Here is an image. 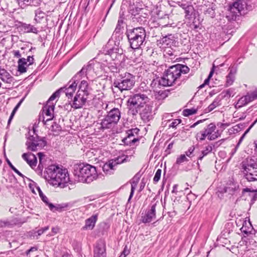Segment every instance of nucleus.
<instances>
[{"label":"nucleus","mask_w":257,"mask_h":257,"mask_svg":"<svg viewBox=\"0 0 257 257\" xmlns=\"http://www.w3.org/2000/svg\"><path fill=\"white\" fill-rule=\"evenodd\" d=\"M45 178L54 186L63 188L70 181L68 171L55 165H51L44 172Z\"/></svg>","instance_id":"obj_1"},{"label":"nucleus","mask_w":257,"mask_h":257,"mask_svg":"<svg viewBox=\"0 0 257 257\" xmlns=\"http://www.w3.org/2000/svg\"><path fill=\"white\" fill-rule=\"evenodd\" d=\"M189 71V68L186 65L178 64L171 66L165 71L159 84L163 86H172L177 82L182 74H186Z\"/></svg>","instance_id":"obj_2"},{"label":"nucleus","mask_w":257,"mask_h":257,"mask_svg":"<svg viewBox=\"0 0 257 257\" xmlns=\"http://www.w3.org/2000/svg\"><path fill=\"white\" fill-rule=\"evenodd\" d=\"M74 174L78 181L90 183L96 180L98 174L96 168L89 164H79L75 166Z\"/></svg>","instance_id":"obj_3"},{"label":"nucleus","mask_w":257,"mask_h":257,"mask_svg":"<svg viewBox=\"0 0 257 257\" xmlns=\"http://www.w3.org/2000/svg\"><path fill=\"white\" fill-rule=\"evenodd\" d=\"M126 35L133 49L141 48L146 38V33L144 28L137 27L126 32Z\"/></svg>","instance_id":"obj_4"},{"label":"nucleus","mask_w":257,"mask_h":257,"mask_svg":"<svg viewBox=\"0 0 257 257\" xmlns=\"http://www.w3.org/2000/svg\"><path fill=\"white\" fill-rule=\"evenodd\" d=\"M240 165L245 178L248 181H257V159L247 158Z\"/></svg>","instance_id":"obj_5"},{"label":"nucleus","mask_w":257,"mask_h":257,"mask_svg":"<svg viewBox=\"0 0 257 257\" xmlns=\"http://www.w3.org/2000/svg\"><path fill=\"white\" fill-rule=\"evenodd\" d=\"M135 76L130 73H125L119 78L114 80L113 86L121 92L131 90L135 84Z\"/></svg>","instance_id":"obj_6"},{"label":"nucleus","mask_w":257,"mask_h":257,"mask_svg":"<svg viewBox=\"0 0 257 257\" xmlns=\"http://www.w3.org/2000/svg\"><path fill=\"white\" fill-rule=\"evenodd\" d=\"M120 111L117 108H113L107 112L101 120L100 125L102 129H108L115 125L120 118Z\"/></svg>","instance_id":"obj_7"},{"label":"nucleus","mask_w":257,"mask_h":257,"mask_svg":"<svg viewBox=\"0 0 257 257\" xmlns=\"http://www.w3.org/2000/svg\"><path fill=\"white\" fill-rule=\"evenodd\" d=\"M246 7L244 0H236L230 5L226 14V18L229 21H234L237 16L241 15V11Z\"/></svg>","instance_id":"obj_8"},{"label":"nucleus","mask_w":257,"mask_h":257,"mask_svg":"<svg viewBox=\"0 0 257 257\" xmlns=\"http://www.w3.org/2000/svg\"><path fill=\"white\" fill-rule=\"evenodd\" d=\"M151 91L149 89L144 90L142 93L139 92L130 96L128 103L133 106L137 107H143L144 105L149 100L148 95Z\"/></svg>","instance_id":"obj_9"},{"label":"nucleus","mask_w":257,"mask_h":257,"mask_svg":"<svg viewBox=\"0 0 257 257\" xmlns=\"http://www.w3.org/2000/svg\"><path fill=\"white\" fill-rule=\"evenodd\" d=\"M27 149L32 151H36L44 147L47 142L45 138H40L37 135L30 136L28 139L26 143Z\"/></svg>","instance_id":"obj_10"},{"label":"nucleus","mask_w":257,"mask_h":257,"mask_svg":"<svg viewBox=\"0 0 257 257\" xmlns=\"http://www.w3.org/2000/svg\"><path fill=\"white\" fill-rule=\"evenodd\" d=\"M91 68L90 65H88L86 66L82 67L81 70L79 71L69 82V86L66 88L68 89V90H71V91H75L76 89L78 83L77 82L78 80L82 78L84 76H86L88 71H89Z\"/></svg>","instance_id":"obj_11"},{"label":"nucleus","mask_w":257,"mask_h":257,"mask_svg":"<svg viewBox=\"0 0 257 257\" xmlns=\"http://www.w3.org/2000/svg\"><path fill=\"white\" fill-rule=\"evenodd\" d=\"M55 104H46L42 108L39 116V121H42L44 124L46 122L51 120L54 117V111Z\"/></svg>","instance_id":"obj_12"},{"label":"nucleus","mask_w":257,"mask_h":257,"mask_svg":"<svg viewBox=\"0 0 257 257\" xmlns=\"http://www.w3.org/2000/svg\"><path fill=\"white\" fill-rule=\"evenodd\" d=\"M224 124L222 123H217L218 127L222 128L221 130H217L215 131L216 127L213 123L209 124L205 129L204 131L207 136V138L209 140H214L220 136L221 133L223 132Z\"/></svg>","instance_id":"obj_13"},{"label":"nucleus","mask_w":257,"mask_h":257,"mask_svg":"<svg viewBox=\"0 0 257 257\" xmlns=\"http://www.w3.org/2000/svg\"><path fill=\"white\" fill-rule=\"evenodd\" d=\"M158 201L152 202L149 209L144 216L142 217V221L144 223H150L156 218V211L158 205H159Z\"/></svg>","instance_id":"obj_14"},{"label":"nucleus","mask_w":257,"mask_h":257,"mask_svg":"<svg viewBox=\"0 0 257 257\" xmlns=\"http://www.w3.org/2000/svg\"><path fill=\"white\" fill-rule=\"evenodd\" d=\"M88 96L79 92H77L76 95L74 96L73 103L70 105V107L74 109H79L83 107L86 102Z\"/></svg>","instance_id":"obj_15"},{"label":"nucleus","mask_w":257,"mask_h":257,"mask_svg":"<svg viewBox=\"0 0 257 257\" xmlns=\"http://www.w3.org/2000/svg\"><path fill=\"white\" fill-rule=\"evenodd\" d=\"M177 5L184 11L186 19L191 20L192 15L194 14L195 10L193 6L189 2L180 1L177 3Z\"/></svg>","instance_id":"obj_16"},{"label":"nucleus","mask_w":257,"mask_h":257,"mask_svg":"<svg viewBox=\"0 0 257 257\" xmlns=\"http://www.w3.org/2000/svg\"><path fill=\"white\" fill-rule=\"evenodd\" d=\"M34 59L33 56H28L27 59L22 58L19 59L18 61V71L21 73H24L27 71V68L25 66L27 65V62H29L28 66L31 65L34 63Z\"/></svg>","instance_id":"obj_17"},{"label":"nucleus","mask_w":257,"mask_h":257,"mask_svg":"<svg viewBox=\"0 0 257 257\" xmlns=\"http://www.w3.org/2000/svg\"><path fill=\"white\" fill-rule=\"evenodd\" d=\"M256 98H257V93H255L242 96L238 100L236 104V107H242Z\"/></svg>","instance_id":"obj_18"},{"label":"nucleus","mask_w":257,"mask_h":257,"mask_svg":"<svg viewBox=\"0 0 257 257\" xmlns=\"http://www.w3.org/2000/svg\"><path fill=\"white\" fill-rule=\"evenodd\" d=\"M152 107L146 105L140 112V115L142 120L145 122H148L152 118Z\"/></svg>","instance_id":"obj_19"},{"label":"nucleus","mask_w":257,"mask_h":257,"mask_svg":"<svg viewBox=\"0 0 257 257\" xmlns=\"http://www.w3.org/2000/svg\"><path fill=\"white\" fill-rule=\"evenodd\" d=\"M228 75L226 77V87L231 85L235 80V76L237 72V67L232 66L229 68Z\"/></svg>","instance_id":"obj_20"},{"label":"nucleus","mask_w":257,"mask_h":257,"mask_svg":"<svg viewBox=\"0 0 257 257\" xmlns=\"http://www.w3.org/2000/svg\"><path fill=\"white\" fill-rule=\"evenodd\" d=\"M22 158L32 168L36 166L37 160L36 157L33 154L31 153H24L22 155Z\"/></svg>","instance_id":"obj_21"},{"label":"nucleus","mask_w":257,"mask_h":257,"mask_svg":"<svg viewBox=\"0 0 257 257\" xmlns=\"http://www.w3.org/2000/svg\"><path fill=\"white\" fill-rule=\"evenodd\" d=\"M105 246L104 243L100 242L97 243L94 249V257H105Z\"/></svg>","instance_id":"obj_22"},{"label":"nucleus","mask_w":257,"mask_h":257,"mask_svg":"<svg viewBox=\"0 0 257 257\" xmlns=\"http://www.w3.org/2000/svg\"><path fill=\"white\" fill-rule=\"evenodd\" d=\"M123 54L122 48H119L117 46L113 47L108 51V54L112 60L118 59Z\"/></svg>","instance_id":"obj_23"},{"label":"nucleus","mask_w":257,"mask_h":257,"mask_svg":"<svg viewBox=\"0 0 257 257\" xmlns=\"http://www.w3.org/2000/svg\"><path fill=\"white\" fill-rule=\"evenodd\" d=\"M0 79L7 84H11L14 80L13 77L5 69L0 67Z\"/></svg>","instance_id":"obj_24"},{"label":"nucleus","mask_w":257,"mask_h":257,"mask_svg":"<svg viewBox=\"0 0 257 257\" xmlns=\"http://www.w3.org/2000/svg\"><path fill=\"white\" fill-rule=\"evenodd\" d=\"M91 90V87L89 86L88 82L86 80H82L79 85V89L78 92L81 93L88 96Z\"/></svg>","instance_id":"obj_25"},{"label":"nucleus","mask_w":257,"mask_h":257,"mask_svg":"<svg viewBox=\"0 0 257 257\" xmlns=\"http://www.w3.org/2000/svg\"><path fill=\"white\" fill-rule=\"evenodd\" d=\"M97 214H94L85 220V224L83 227L84 230H92L93 229L97 220Z\"/></svg>","instance_id":"obj_26"},{"label":"nucleus","mask_w":257,"mask_h":257,"mask_svg":"<svg viewBox=\"0 0 257 257\" xmlns=\"http://www.w3.org/2000/svg\"><path fill=\"white\" fill-rule=\"evenodd\" d=\"M20 28L25 33H33L37 34L39 32L37 28L31 24L21 23Z\"/></svg>","instance_id":"obj_27"},{"label":"nucleus","mask_w":257,"mask_h":257,"mask_svg":"<svg viewBox=\"0 0 257 257\" xmlns=\"http://www.w3.org/2000/svg\"><path fill=\"white\" fill-rule=\"evenodd\" d=\"M37 190L38 191L39 196L42 201L49 206L51 210L54 211L55 210L57 209V208L55 206H54L53 204L49 202L48 198L43 193L40 187H37Z\"/></svg>","instance_id":"obj_28"},{"label":"nucleus","mask_w":257,"mask_h":257,"mask_svg":"<svg viewBox=\"0 0 257 257\" xmlns=\"http://www.w3.org/2000/svg\"><path fill=\"white\" fill-rule=\"evenodd\" d=\"M226 186V193L232 194L238 189V186L232 181H229Z\"/></svg>","instance_id":"obj_29"},{"label":"nucleus","mask_w":257,"mask_h":257,"mask_svg":"<svg viewBox=\"0 0 257 257\" xmlns=\"http://www.w3.org/2000/svg\"><path fill=\"white\" fill-rule=\"evenodd\" d=\"M114 167L113 162L110 160L104 164L102 170L106 175H110L112 173L111 171L114 170Z\"/></svg>","instance_id":"obj_30"},{"label":"nucleus","mask_w":257,"mask_h":257,"mask_svg":"<svg viewBox=\"0 0 257 257\" xmlns=\"http://www.w3.org/2000/svg\"><path fill=\"white\" fill-rule=\"evenodd\" d=\"M139 139L136 138H130V137H126L122 140V142L125 145L127 146H133L136 143L139 142Z\"/></svg>","instance_id":"obj_31"},{"label":"nucleus","mask_w":257,"mask_h":257,"mask_svg":"<svg viewBox=\"0 0 257 257\" xmlns=\"http://www.w3.org/2000/svg\"><path fill=\"white\" fill-rule=\"evenodd\" d=\"M171 36L172 35H168L163 37L162 38L159 40L160 44L164 46L170 45L172 42V39L170 38Z\"/></svg>","instance_id":"obj_32"},{"label":"nucleus","mask_w":257,"mask_h":257,"mask_svg":"<svg viewBox=\"0 0 257 257\" xmlns=\"http://www.w3.org/2000/svg\"><path fill=\"white\" fill-rule=\"evenodd\" d=\"M19 6L24 9L27 6H32L36 0H16Z\"/></svg>","instance_id":"obj_33"},{"label":"nucleus","mask_w":257,"mask_h":257,"mask_svg":"<svg viewBox=\"0 0 257 257\" xmlns=\"http://www.w3.org/2000/svg\"><path fill=\"white\" fill-rule=\"evenodd\" d=\"M128 158L127 156L126 155H122L121 156H118L114 160H111V162H113V164L114 166H116L117 164H119L122 163L124 162L127 161V159Z\"/></svg>","instance_id":"obj_34"},{"label":"nucleus","mask_w":257,"mask_h":257,"mask_svg":"<svg viewBox=\"0 0 257 257\" xmlns=\"http://www.w3.org/2000/svg\"><path fill=\"white\" fill-rule=\"evenodd\" d=\"M45 16V13L41 9H38L35 11V17L34 20L36 23H39L40 22V20L43 19Z\"/></svg>","instance_id":"obj_35"},{"label":"nucleus","mask_w":257,"mask_h":257,"mask_svg":"<svg viewBox=\"0 0 257 257\" xmlns=\"http://www.w3.org/2000/svg\"><path fill=\"white\" fill-rule=\"evenodd\" d=\"M64 90V88H60L56 92H55L49 98L48 101H47L46 104H54L52 101L56 99V97H59L60 93L61 92H62V90Z\"/></svg>","instance_id":"obj_36"},{"label":"nucleus","mask_w":257,"mask_h":257,"mask_svg":"<svg viewBox=\"0 0 257 257\" xmlns=\"http://www.w3.org/2000/svg\"><path fill=\"white\" fill-rule=\"evenodd\" d=\"M224 192L225 185L224 184H221L217 187L216 194L220 199L224 198Z\"/></svg>","instance_id":"obj_37"},{"label":"nucleus","mask_w":257,"mask_h":257,"mask_svg":"<svg viewBox=\"0 0 257 257\" xmlns=\"http://www.w3.org/2000/svg\"><path fill=\"white\" fill-rule=\"evenodd\" d=\"M241 128L238 126V125H235L232 127L229 128L228 130L227 133L229 135H231L232 134H235L236 133H237L240 131Z\"/></svg>","instance_id":"obj_38"},{"label":"nucleus","mask_w":257,"mask_h":257,"mask_svg":"<svg viewBox=\"0 0 257 257\" xmlns=\"http://www.w3.org/2000/svg\"><path fill=\"white\" fill-rule=\"evenodd\" d=\"M141 10V9L135 6H131L129 8V12L132 15L136 16L138 14L139 12Z\"/></svg>","instance_id":"obj_39"},{"label":"nucleus","mask_w":257,"mask_h":257,"mask_svg":"<svg viewBox=\"0 0 257 257\" xmlns=\"http://www.w3.org/2000/svg\"><path fill=\"white\" fill-rule=\"evenodd\" d=\"M38 156L39 160V164L38 168L39 169V170L40 171V173H42V170L43 168V159L44 157V155L43 154V153L40 152L38 154Z\"/></svg>","instance_id":"obj_40"},{"label":"nucleus","mask_w":257,"mask_h":257,"mask_svg":"<svg viewBox=\"0 0 257 257\" xmlns=\"http://www.w3.org/2000/svg\"><path fill=\"white\" fill-rule=\"evenodd\" d=\"M137 183H138V180L137 181H135V180H133L132 181V182H131V193H130L128 201H130V199H131V198L133 196L134 191H135L136 188L137 186Z\"/></svg>","instance_id":"obj_41"},{"label":"nucleus","mask_w":257,"mask_h":257,"mask_svg":"<svg viewBox=\"0 0 257 257\" xmlns=\"http://www.w3.org/2000/svg\"><path fill=\"white\" fill-rule=\"evenodd\" d=\"M188 159L186 157L185 155H181L177 158L176 163L178 165H180L185 162H188Z\"/></svg>","instance_id":"obj_42"},{"label":"nucleus","mask_w":257,"mask_h":257,"mask_svg":"<svg viewBox=\"0 0 257 257\" xmlns=\"http://www.w3.org/2000/svg\"><path fill=\"white\" fill-rule=\"evenodd\" d=\"M196 112L197 110L194 108L185 109L183 110V113L184 116H187L195 114L196 113Z\"/></svg>","instance_id":"obj_43"},{"label":"nucleus","mask_w":257,"mask_h":257,"mask_svg":"<svg viewBox=\"0 0 257 257\" xmlns=\"http://www.w3.org/2000/svg\"><path fill=\"white\" fill-rule=\"evenodd\" d=\"M7 163L9 165V166H10V167L18 175H19L20 176L22 177V178H24L25 176L23 175L18 170H17L13 165V164L11 163V162L9 160H7Z\"/></svg>","instance_id":"obj_44"},{"label":"nucleus","mask_w":257,"mask_h":257,"mask_svg":"<svg viewBox=\"0 0 257 257\" xmlns=\"http://www.w3.org/2000/svg\"><path fill=\"white\" fill-rule=\"evenodd\" d=\"M51 130L52 132L56 133V135H58L61 131V127L58 124L54 123V124L52 125Z\"/></svg>","instance_id":"obj_45"},{"label":"nucleus","mask_w":257,"mask_h":257,"mask_svg":"<svg viewBox=\"0 0 257 257\" xmlns=\"http://www.w3.org/2000/svg\"><path fill=\"white\" fill-rule=\"evenodd\" d=\"M207 137L204 131L200 132L197 134L196 139L197 140L203 141L204 140L205 138Z\"/></svg>","instance_id":"obj_46"},{"label":"nucleus","mask_w":257,"mask_h":257,"mask_svg":"<svg viewBox=\"0 0 257 257\" xmlns=\"http://www.w3.org/2000/svg\"><path fill=\"white\" fill-rule=\"evenodd\" d=\"M162 173L161 169H158L155 173V176L153 179V181L155 183L158 182L160 179L161 175Z\"/></svg>","instance_id":"obj_47"},{"label":"nucleus","mask_w":257,"mask_h":257,"mask_svg":"<svg viewBox=\"0 0 257 257\" xmlns=\"http://www.w3.org/2000/svg\"><path fill=\"white\" fill-rule=\"evenodd\" d=\"M61 88H64V90H62L63 92L65 93L66 96L68 98H71L73 96V93L75 91H71V90H68V89L66 88V87H62Z\"/></svg>","instance_id":"obj_48"},{"label":"nucleus","mask_w":257,"mask_h":257,"mask_svg":"<svg viewBox=\"0 0 257 257\" xmlns=\"http://www.w3.org/2000/svg\"><path fill=\"white\" fill-rule=\"evenodd\" d=\"M211 151H212L211 147H210V146L207 147L205 150H203L202 151V154H203V156L201 157H200L199 158V159L201 160L204 156L207 155L208 154V153L210 152Z\"/></svg>","instance_id":"obj_49"},{"label":"nucleus","mask_w":257,"mask_h":257,"mask_svg":"<svg viewBox=\"0 0 257 257\" xmlns=\"http://www.w3.org/2000/svg\"><path fill=\"white\" fill-rule=\"evenodd\" d=\"M181 122V120L180 119H176L174 120L170 124V127H176Z\"/></svg>","instance_id":"obj_50"},{"label":"nucleus","mask_w":257,"mask_h":257,"mask_svg":"<svg viewBox=\"0 0 257 257\" xmlns=\"http://www.w3.org/2000/svg\"><path fill=\"white\" fill-rule=\"evenodd\" d=\"M123 24V20L121 18L119 19L115 30L116 32H117L120 30L121 28L122 27V25Z\"/></svg>","instance_id":"obj_51"},{"label":"nucleus","mask_w":257,"mask_h":257,"mask_svg":"<svg viewBox=\"0 0 257 257\" xmlns=\"http://www.w3.org/2000/svg\"><path fill=\"white\" fill-rule=\"evenodd\" d=\"M29 187L33 193L36 194L35 191V188H36L37 189V187H39V186H37L35 182L32 181V182L29 183Z\"/></svg>","instance_id":"obj_52"},{"label":"nucleus","mask_w":257,"mask_h":257,"mask_svg":"<svg viewBox=\"0 0 257 257\" xmlns=\"http://www.w3.org/2000/svg\"><path fill=\"white\" fill-rule=\"evenodd\" d=\"M234 90L232 88H230L226 90V96H233L234 93Z\"/></svg>","instance_id":"obj_53"},{"label":"nucleus","mask_w":257,"mask_h":257,"mask_svg":"<svg viewBox=\"0 0 257 257\" xmlns=\"http://www.w3.org/2000/svg\"><path fill=\"white\" fill-rule=\"evenodd\" d=\"M49 229V226H46L44 228H42L41 229H39L38 231H37V233H38V235L39 236V235H41V234H42L44 232H45L46 231L48 230Z\"/></svg>","instance_id":"obj_54"},{"label":"nucleus","mask_w":257,"mask_h":257,"mask_svg":"<svg viewBox=\"0 0 257 257\" xmlns=\"http://www.w3.org/2000/svg\"><path fill=\"white\" fill-rule=\"evenodd\" d=\"M147 182V180L145 178H143L141 180V182L140 183V191H142L145 187L146 184Z\"/></svg>","instance_id":"obj_55"},{"label":"nucleus","mask_w":257,"mask_h":257,"mask_svg":"<svg viewBox=\"0 0 257 257\" xmlns=\"http://www.w3.org/2000/svg\"><path fill=\"white\" fill-rule=\"evenodd\" d=\"M10 225V223L9 221H3L0 220V227H3L7 226Z\"/></svg>","instance_id":"obj_56"},{"label":"nucleus","mask_w":257,"mask_h":257,"mask_svg":"<svg viewBox=\"0 0 257 257\" xmlns=\"http://www.w3.org/2000/svg\"><path fill=\"white\" fill-rule=\"evenodd\" d=\"M213 70H212L210 72V73L207 77V79H206L205 80H204V84L205 85H207L209 83V79H210V78L212 77L213 74Z\"/></svg>","instance_id":"obj_57"},{"label":"nucleus","mask_w":257,"mask_h":257,"mask_svg":"<svg viewBox=\"0 0 257 257\" xmlns=\"http://www.w3.org/2000/svg\"><path fill=\"white\" fill-rule=\"evenodd\" d=\"M136 130H130L127 132V137H130V138H135L134 135V132Z\"/></svg>","instance_id":"obj_58"},{"label":"nucleus","mask_w":257,"mask_h":257,"mask_svg":"<svg viewBox=\"0 0 257 257\" xmlns=\"http://www.w3.org/2000/svg\"><path fill=\"white\" fill-rule=\"evenodd\" d=\"M12 53L15 57L20 58L21 57V55L19 50H14Z\"/></svg>","instance_id":"obj_59"},{"label":"nucleus","mask_w":257,"mask_h":257,"mask_svg":"<svg viewBox=\"0 0 257 257\" xmlns=\"http://www.w3.org/2000/svg\"><path fill=\"white\" fill-rule=\"evenodd\" d=\"M194 148L193 147H191L189 149V150L185 152L186 155L188 157H190L191 154L194 151Z\"/></svg>","instance_id":"obj_60"},{"label":"nucleus","mask_w":257,"mask_h":257,"mask_svg":"<svg viewBox=\"0 0 257 257\" xmlns=\"http://www.w3.org/2000/svg\"><path fill=\"white\" fill-rule=\"evenodd\" d=\"M215 106H216V105L214 104V102H213L212 104H211L210 105H209V106L208 107V111H210L212 110L215 107Z\"/></svg>","instance_id":"obj_61"},{"label":"nucleus","mask_w":257,"mask_h":257,"mask_svg":"<svg viewBox=\"0 0 257 257\" xmlns=\"http://www.w3.org/2000/svg\"><path fill=\"white\" fill-rule=\"evenodd\" d=\"M257 121V119L255 120L253 123L250 125V126L245 131V132L244 133V134H243V135L242 136V138H241V139H242V138L243 137V136L249 131V129Z\"/></svg>","instance_id":"obj_62"},{"label":"nucleus","mask_w":257,"mask_h":257,"mask_svg":"<svg viewBox=\"0 0 257 257\" xmlns=\"http://www.w3.org/2000/svg\"><path fill=\"white\" fill-rule=\"evenodd\" d=\"M236 149H237V148L236 147H235L234 149H233V150L231 151V153H230V159L231 158V157L234 154V153L236 152Z\"/></svg>","instance_id":"obj_63"},{"label":"nucleus","mask_w":257,"mask_h":257,"mask_svg":"<svg viewBox=\"0 0 257 257\" xmlns=\"http://www.w3.org/2000/svg\"><path fill=\"white\" fill-rule=\"evenodd\" d=\"M25 99V97H23V98H22L20 101L19 102V103L17 104V105L16 106V107H17V108H19V107L20 106V105H21L22 103L23 102L24 100Z\"/></svg>","instance_id":"obj_64"}]
</instances>
